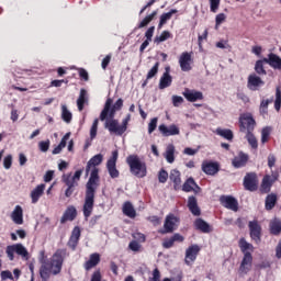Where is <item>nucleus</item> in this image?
I'll use <instances>...</instances> for the list:
<instances>
[{"mask_svg":"<svg viewBox=\"0 0 281 281\" xmlns=\"http://www.w3.org/2000/svg\"><path fill=\"white\" fill-rule=\"evenodd\" d=\"M68 256L67 248H58L49 259H47L45 250H41L38 254L41 280L49 281L52 276H60L63 272V265H65V260Z\"/></svg>","mask_w":281,"mask_h":281,"instance_id":"1","label":"nucleus"},{"mask_svg":"<svg viewBox=\"0 0 281 281\" xmlns=\"http://www.w3.org/2000/svg\"><path fill=\"white\" fill-rule=\"evenodd\" d=\"M115 113H117V110L113 108V99L108 98L104 108L100 113V120L101 122H104V120L109 117L104 123V128H108L109 133H111L112 135H117L119 137H122L125 131H128L131 114H127L125 119H123L122 124L120 125V121L115 119Z\"/></svg>","mask_w":281,"mask_h":281,"instance_id":"2","label":"nucleus"},{"mask_svg":"<svg viewBox=\"0 0 281 281\" xmlns=\"http://www.w3.org/2000/svg\"><path fill=\"white\" fill-rule=\"evenodd\" d=\"M100 187V170L93 168L88 182L86 183V196L83 202V216L89 218L93 214V206L95 205V190Z\"/></svg>","mask_w":281,"mask_h":281,"instance_id":"3","label":"nucleus"},{"mask_svg":"<svg viewBox=\"0 0 281 281\" xmlns=\"http://www.w3.org/2000/svg\"><path fill=\"white\" fill-rule=\"evenodd\" d=\"M238 247L244 254L243 260L239 266V273L247 276L251 271V265H254V245L248 243L245 237H241L238 241Z\"/></svg>","mask_w":281,"mask_h":281,"instance_id":"4","label":"nucleus"},{"mask_svg":"<svg viewBox=\"0 0 281 281\" xmlns=\"http://www.w3.org/2000/svg\"><path fill=\"white\" fill-rule=\"evenodd\" d=\"M126 164L130 167V172L134 177H137V179H144V177L148 175V167L146 166V162L139 159V156L137 155L127 156Z\"/></svg>","mask_w":281,"mask_h":281,"instance_id":"5","label":"nucleus"},{"mask_svg":"<svg viewBox=\"0 0 281 281\" xmlns=\"http://www.w3.org/2000/svg\"><path fill=\"white\" fill-rule=\"evenodd\" d=\"M256 131V119L250 112L241 113L239 115V132L240 133H254Z\"/></svg>","mask_w":281,"mask_h":281,"instance_id":"6","label":"nucleus"},{"mask_svg":"<svg viewBox=\"0 0 281 281\" xmlns=\"http://www.w3.org/2000/svg\"><path fill=\"white\" fill-rule=\"evenodd\" d=\"M5 254L9 258V260H14V254H18V256H21L22 258H30V252L27 251V248L23 246V244H15L7 246Z\"/></svg>","mask_w":281,"mask_h":281,"instance_id":"7","label":"nucleus"},{"mask_svg":"<svg viewBox=\"0 0 281 281\" xmlns=\"http://www.w3.org/2000/svg\"><path fill=\"white\" fill-rule=\"evenodd\" d=\"M249 236L256 245L262 243V226L258 223V220L250 221L248 223Z\"/></svg>","mask_w":281,"mask_h":281,"instance_id":"8","label":"nucleus"},{"mask_svg":"<svg viewBox=\"0 0 281 281\" xmlns=\"http://www.w3.org/2000/svg\"><path fill=\"white\" fill-rule=\"evenodd\" d=\"M120 154L117 150L112 151V156L106 161V170L111 179H117L120 177V170H117V157Z\"/></svg>","mask_w":281,"mask_h":281,"instance_id":"9","label":"nucleus"},{"mask_svg":"<svg viewBox=\"0 0 281 281\" xmlns=\"http://www.w3.org/2000/svg\"><path fill=\"white\" fill-rule=\"evenodd\" d=\"M243 186L248 192H256L258 190V175L256 172L246 173Z\"/></svg>","mask_w":281,"mask_h":281,"instance_id":"10","label":"nucleus"},{"mask_svg":"<svg viewBox=\"0 0 281 281\" xmlns=\"http://www.w3.org/2000/svg\"><path fill=\"white\" fill-rule=\"evenodd\" d=\"M201 168L204 175H207L209 177H214L221 171V164H218V161L204 160Z\"/></svg>","mask_w":281,"mask_h":281,"instance_id":"11","label":"nucleus"},{"mask_svg":"<svg viewBox=\"0 0 281 281\" xmlns=\"http://www.w3.org/2000/svg\"><path fill=\"white\" fill-rule=\"evenodd\" d=\"M179 223V217L175 214H168L165 218L164 231H160V234H172Z\"/></svg>","mask_w":281,"mask_h":281,"instance_id":"12","label":"nucleus"},{"mask_svg":"<svg viewBox=\"0 0 281 281\" xmlns=\"http://www.w3.org/2000/svg\"><path fill=\"white\" fill-rule=\"evenodd\" d=\"M260 87H265V81L260 78V75L252 72L248 76L247 88L250 91H258Z\"/></svg>","mask_w":281,"mask_h":281,"instance_id":"13","label":"nucleus"},{"mask_svg":"<svg viewBox=\"0 0 281 281\" xmlns=\"http://www.w3.org/2000/svg\"><path fill=\"white\" fill-rule=\"evenodd\" d=\"M220 202L226 210H232V212L238 211V200L232 195H221Z\"/></svg>","mask_w":281,"mask_h":281,"instance_id":"14","label":"nucleus"},{"mask_svg":"<svg viewBox=\"0 0 281 281\" xmlns=\"http://www.w3.org/2000/svg\"><path fill=\"white\" fill-rule=\"evenodd\" d=\"M278 181V175H266L261 181L260 192L261 194H269L271 192V186Z\"/></svg>","mask_w":281,"mask_h":281,"instance_id":"15","label":"nucleus"},{"mask_svg":"<svg viewBox=\"0 0 281 281\" xmlns=\"http://www.w3.org/2000/svg\"><path fill=\"white\" fill-rule=\"evenodd\" d=\"M82 235V231L79 228V226H75L71 235L68 239L67 246L72 251H76V248L78 247V243H80V236Z\"/></svg>","mask_w":281,"mask_h":281,"instance_id":"16","label":"nucleus"},{"mask_svg":"<svg viewBox=\"0 0 281 281\" xmlns=\"http://www.w3.org/2000/svg\"><path fill=\"white\" fill-rule=\"evenodd\" d=\"M201 251V247L199 245H191L186 250V258L184 262L186 265L190 266L194 260H196V256H199V252Z\"/></svg>","mask_w":281,"mask_h":281,"instance_id":"17","label":"nucleus"},{"mask_svg":"<svg viewBox=\"0 0 281 281\" xmlns=\"http://www.w3.org/2000/svg\"><path fill=\"white\" fill-rule=\"evenodd\" d=\"M192 54L184 52L180 55L179 65L181 71H191L192 70Z\"/></svg>","mask_w":281,"mask_h":281,"instance_id":"18","label":"nucleus"},{"mask_svg":"<svg viewBox=\"0 0 281 281\" xmlns=\"http://www.w3.org/2000/svg\"><path fill=\"white\" fill-rule=\"evenodd\" d=\"M159 133H161L162 137H170L175 135H179V127L175 124L166 126V124H161L158 126Z\"/></svg>","mask_w":281,"mask_h":281,"instance_id":"19","label":"nucleus"},{"mask_svg":"<svg viewBox=\"0 0 281 281\" xmlns=\"http://www.w3.org/2000/svg\"><path fill=\"white\" fill-rule=\"evenodd\" d=\"M78 216V210H76V206L69 205L66 211L64 212L60 223L61 225H65L67 221H76V217Z\"/></svg>","mask_w":281,"mask_h":281,"instance_id":"20","label":"nucleus"},{"mask_svg":"<svg viewBox=\"0 0 281 281\" xmlns=\"http://www.w3.org/2000/svg\"><path fill=\"white\" fill-rule=\"evenodd\" d=\"M182 95L188 100V102H199V100H203V92L188 88L184 89Z\"/></svg>","mask_w":281,"mask_h":281,"instance_id":"21","label":"nucleus"},{"mask_svg":"<svg viewBox=\"0 0 281 281\" xmlns=\"http://www.w3.org/2000/svg\"><path fill=\"white\" fill-rule=\"evenodd\" d=\"M266 65L272 67V69L281 70V57L276 55V53L268 54V57H263Z\"/></svg>","mask_w":281,"mask_h":281,"instance_id":"22","label":"nucleus"},{"mask_svg":"<svg viewBox=\"0 0 281 281\" xmlns=\"http://www.w3.org/2000/svg\"><path fill=\"white\" fill-rule=\"evenodd\" d=\"M172 85V76H170V67L165 68V72L160 77L159 89H168Z\"/></svg>","mask_w":281,"mask_h":281,"instance_id":"23","label":"nucleus"},{"mask_svg":"<svg viewBox=\"0 0 281 281\" xmlns=\"http://www.w3.org/2000/svg\"><path fill=\"white\" fill-rule=\"evenodd\" d=\"M247 161H249V155L240 151L238 156L233 159L232 164L234 168H245Z\"/></svg>","mask_w":281,"mask_h":281,"instance_id":"24","label":"nucleus"},{"mask_svg":"<svg viewBox=\"0 0 281 281\" xmlns=\"http://www.w3.org/2000/svg\"><path fill=\"white\" fill-rule=\"evenodd\" d=\"M187 206L193 216H201V209L199 207V202L195 196L191 195L188 198Z\"/></svg>","mask_w":281,"mask_h":281,"instance_id":"25","label":"nucleus"},{"mask_svg":"<svg viewBox=\"0 0 281 281\" xmlns=\"http://www.w3.org/2000/svg\"><path fill=\"white\" fill-rule=\"evenodd\" d=\"M104 161V156L102 154L94 155L86 166V172L89 175L91 172V168H95V166H100Z\"/></svg>","mask_w":281,"mask_h":281,"instance_id":"26","label":"nucleus"},{"mask_svg":"<svg viewBox=\"0 0 281 281\" xmlns=\"http://www.w3.org/2000/svg\"><path fill=\"white\" fill-rule=\"evenodd\" d=\"M170 181L173 183V189L181 190V171L177 169H172L169 175Z\"/></svg>","mask_w":281,"mask_h":281,"instance_id":"27","label":"nucleus"},{"mask_svg":"<svg viewBox=\"0 0 281 281\" xmlns=\"http://www.w3.org/2000/svg\"><path fill=\"white\" fill-rule=\"evenodd\" d=\"M98 265H100V254L94 252L90 255V258L85 262L83 268L86 271H91V269L98 267Z\"/></svg>","mask_w":281,"mask_h":281,"instance_id":"28","label":"nucleus"},{"mask_svg":"<svg viewBox=\"0 0 281 281\" xmlns=\"http://www.w3.org/2000/svg\"><path fill=\"white\" fill-rule=\"evenodd\" d=\"M11 218L15 225H23V207L21 205L14 207Z\"/></svg>","mask_w":281,"mask_h":281,"instance_id":"29","label":"nucleus"},{"mask_svg":"<svg viewBox=\"0 0 281 281\" xmlns=\"http://www.w3.org/2000/svg\"><path fill=\"white\" fill-rule=\"evenodd\" d=\"M194 227L195 229H199V232H202V234H210V232H212V226H210L203 218H196Z\"/></svg>","mask_w":281,"mask_h":281,"instance_id":"30","label":"nucleus"},{"mask_svg":"<svg viewBox=\"0 0 281 281\" xmlns=\"http://www.w3.org/2000/svg\"><path fill=\"white\" fill-rule=\"evenodd\" d=\"M45 194V184H38L34 191L31 192V200L33 204L38 203L41 196Z\"/></svg>","mask_w":281,"mask_h":281,"instance_id":"31","label":"nucleus"},{"mask_svg":"<svg viewBox=\"0 0 281 281\" xmlns=\"http://www.w3.org/2000/svg\"><path fill=\"white\" fill-rule=\"evenodd\" d=\"M177 12H179L177 9H171L169 12L162 13L159 18L158 30H162L164 25L172 19V14H177Z\"/></svg>","mask_w":281,"mask_h":281,"instance_id":"32","label":"nucleus"},{"mask_svg":"<svg viewBox=\"0 0 281 281\" xmlns=\"http://www.w3.org/2000/svg\"><path fill=\"white\" fill-rule=\"evenodd\" d=\"M277 203H278V194L270 193L266 196L265 209L269 212L273 210V207H276Z\"/></svg>","mask_w":281,"mask_h":281,"instance_id":"33","label":"nucleus"},{"mask_svg":"<svg viewBox=\"0 0 281 281\" xmlns=\"http://www.w3.org/2000/svg\"><path fill=\"white\" fill-rule=\"evenodd\" d=\"M70 137H71V132L66 133L63 136V138H61L60 143L58 144V146L53 149V155H60V153H63V148H65L67 146V140Z\"/></svg>","mask_w":281,"mask_h":281,"instance_id":"34","label":"nucleus"},{"mask_svg":"<svg viewBox=\"0 0 281 281\" xmlns=\"http://www.w3.org/2000/svg\"><path fill=\"white\" fill-rule=\"evenodd\" d=\"M270 227V234L272 236H280L281 234V221L280 218H274L269 224Z\"/></svg>","mask_w":281,"mask_h":281,"instance_id":"35","label":"nucleus"},{"mask_svg":"<svg viewBox=\"0 0 281 281\" xmlns=\"http://www.w3.org/2000/svg\"><path fill=\"white\" fill-rule=\"evenodd\" d=\"M123 214L128 216V218H135V216H137V212L135 211L133 203L127 201L123 204Z\"/></svg>","mask_w":281,"mask_h":281,"instance_id":"36","label":"nucleus"},{"mask_svg":"<svg viewBox=\"0 0 281 281\" xmlns=\"http://www.w3.org/2000/svg\"><path fill=\"white\" fill-rule=\"evenodd\" d=\"M159 74V61H157L151 69L147 72L146 80L142 83V87H146L148 85V81L151 80V78H155Z\"/></svg>","mask_w":281,"mask_h":281,"instance_id":"37","label":"nucleus"},{"mask_svg":"<svg viewBox=\"0 0 281 281\" xmlns=\"http://www.w3.org/2000/svg\"><path fill=\"white\" fill-rule=\"evenodd\" d=\"M194 188H196L198 190H201L199 184H196V181H194V178H188L182 186L183 192H193Z\"/></svg>","mask_w":281,"mask_h":281,"instance_id":"38","label":"nucleus"},{"mask_svg":"<svg viewBox=\"0 0 281 281\" xmlns=\"http://www.w3.org/2000/svg\"><path fill=\"white\" fill-rule=\"evenodd\" d=\"M158 11L155 10L150 14L146 15L138 24V30H142L143 27H146L150 24L151 21H155V16H157Z\"/></svg>","mask_w":281,"mask_h":281,"instance_id":"39","label":"nucleus"},{"mask_svg":"<svg viewBox=\"0 0 281 281\" xmlns=\"http://www.w3.org/2000/svg\"><path fill=\"white\" fill-rule=\"evenodd\" d=\"M87 102H88L87 90L81 89L79 93V98L77 99L78 111H83L85 104H87Z\"/></svg>","mask_w":281,"mask_h":281,"instance_id":"40","label":"nucleus"},{"mask_svg":"<svg viewBox=\"0 0 281 281\" xmlns=\"http://www.w3.org/2000/svg\"><path fill=\"white\" fill-rule=\"evenodd\" d=\"M265 58L258 59L255 64V71L257 76H267V69H265Z\"/></svg>","mask_w":281,"mask_h":281,"instance_id":"41","label":"nucleus"},{"mask_svg":"<svg viewBox=\"0 0 281 281\" xmlns=\"http://www.w3.org/2000/svg\"><path fill=\"white\" fill-rule=\"evenodd\" d=\"M168 38H172V33H170V31H162L160 35H157L154 38V43H156V45H159L160 43L168 41Z\"/></svg>","mask_w":281,"mask_h":281,"instance_id":"42","label":"nucleus"},{"mask_svg":"<svg viewBox=\"0 0 281 281\" xmlns=\"http://www.w3.org/2000/svg\"><path fill=\"white\" fill-rule=\"evenodd\" d=\"M165 159L168 161V164H175V145L167 146Z\"/></svg>","mask_w":281,"mask_h":281,"instance_id":"43","label":"nucleus"},{"mask_svg":"<svg viewBox=\"0 0 281 281\" xmlns=\"http://www.w3.org/2000/svg\"><path fill=\"white\" fill-rule=\"evenodd\" d=\"M245 135V138L247 139L249 146H251L254 150L258 149V139L256 138V135H254V132H248Z\"/></svg>","mask_w":281,"mask_h":281,"instance_id":"44","label":"nucleus"},{"mask_svg":"<svg viewBox=\"0 0 281 281\" xmlns=\"http://www.w3.org/2000/svg\"><path fill=\"white\" fill-rule=\"evenodd\" d=\"M216 133L217 135H220V137H224V139H227L228 142H232V139H234V132H232V130L217 128Z\"/></svg>","mask_w":281,"mask_h":281,"instance_id":"45","label":"nucleus"},{"mask_svg":"<svg viewBox=\"0 0 281 281\" xmlns=\"http://www.w3.org/2000/svg\"><path fill=\"white\" fill-rule=\"evenodd\" d=\"M74 115L70 113V111L67 109V105L61 106V119L66 124H70Z\"/></svg>","mask_w":281,"mask_h":281,"instance_id":"46","label":"nucleus"},{"mask_svg":"<svg viewBox=\"0 0 281 281\" xmlns=\"http://www.w3.org/2000/svg\"><path fill=\"white\" fill-rule=\"evenodd\" d=\"M63 182L65 183V186H67V188L76 187V182H75L74 178L71 177V173H65L63 176Z\"/></svg>","mask_w":281,"mask_h":281,"instance_id":"47","label":"nucleus"},{"mask_svg":"<svg viewBox=\"0 0 281 281\" xmlns=\"http://www.w3.org/2000/svg\"><path fill=\"white\" fill-rule=\"evenodd\" d=\"M271 135V127H263L261 131V143L267 144L269 142V137Z\"/></svg>","mask_w":281,"mask_h":281,"instance_id":"48","label":"nucleus"},{"mask_svg":"<svg viewBox=\"0 0 281 281\" xmlns=\"http://www.w3.org/2000/svg\"><path fill=\"white\" fill-rule=\"evenodd\" d=\"M100 123L99 119H94L92 126L90 128V137L91 139H95L97 135H98V124Z\"/></svg>","mask_w":281,"mask_h":281,"instance_id":"49","label":"nucleus"},{"mask_svg":"<svg viewBox=\"0 0 281 281\" xmlns=\"http://www.w3.org/2000/svg\"><path fill=\"white\" fill-rule=\"evenodd\" d=\"M274 109L276 111H280L281 109V90L280 88L276 89V100H274Z\"/></svg>","mask_w":281,"mask_h":281,"instance_id":"50","label":"nucleus"},{"mask_svg":"<svg viewBox=\"0 0 281 281\" xmlns=\"http://www.w3.org/2000/svg\"><path fill=\"white\" fill-rule=\"evenodd\" d=\"M158 181H159V183H166V181H168V171H166V169L159 170Z\"/></svg>","mask_w":281,"mask_h":281,"instance_id":"51","label":"nucleus"},{"mask_svg":"<svg viewBox=\"0 0 281 281\" xmlns=\"http://www.w3.org/2000/svg\"><path fill=\"white\" fill-rule=\"evenodd\" d=\"M128 249H131V251H142V245H139V241L137 240H132L128 244Z\"/></svg>","mask_w":281,"mask_h":281,"instance_id":"52","label":"nucleus"},{"mask_svg":"<svg viewBox=\"0 0 281 281\" xmlns=\"http://www.w3.org/2000/svg\"><path fill=\"white\" fill-rule=\"evenodd\" d=\"M221 7V0H210V10L211 12H218V8Z\"/></svg>","mask_w":281,"mask_h":281,"instance_id":"53","label":"nucleus"},{"mask_svg":"<svg viewBox=\"0 0 281 281\" xmlns=\"http://www.w3.org/2000/svg\"><path fill=\"white\" fill-rule=\"evenodd\" d=\"M227 15L225 13H220L215 18V27H218L221 24L225 23Z\"/></svg>","mask_w":281,"mask_h":281,"instance_id":"54","label":"nucleus"},{"mask_svg":"<svg viewBox=\"0 0 281 281\" xmlns=\"http://www.w3.org/2000/svg\"><path fill=\"white\" fill-rule=\"evenodd\" d=\"M49 139L47 140H42L38 143V148L42 153H47V150H49Z\"/></svg>","mask_w":281,"mask_h":281,"instance_id":"55","label":"nucleus"},{"mask_svg":"<svg viewBox=\"0 0 281 281\" xmlns=\"http://www.w3.org/2000/svg\"><path fill=\"white\" fill-rule=\"evenodd\" d=\"M157 122H158L157 117H154V119L150 120V122L148 124V133H149V135L151 133H155V130L157 128Z\"/></svg>","mask_w":281,"mask_h":281,"instance_id":"56","label":"nucleus"},{"mask_svg":"<svg viewBox=\"0 0 281 281\" xmlns=\"http://www.w3.org/2000/svg\"><path fill=\"white\" fill-rule=\"evenodd\" d=\"M133 238L137 241V243H146V235H144V233H134Z\"/></svg>","mask_w":281,"mask_h":281,"instance_id":"57","label":"nucleus"},{"mask_svg":"<svg viewBox=\"0 0 281 281\" xmlns=\"http://www.w3.org/2000/svg\"><path fill=\"white\" fill-rule=\"evenodd\" d=\"M161 280V272L159 271V268H155L153 271V277L149 278V281H160Z\"/></svg>","mask_w":281,"mask_h":281,"instance_id":"58","label":"nucleus"},{"mask_svg":"<svg viewBox=\"0 0 281 281\" xmlns=\"http://www.w3.org/2000/svg\"><path fill=\"white\" fill-rule=\"evenodd\" d=\"M3 166L5 170H10L12 168V155H8L7 157H4Z\"/></svg>","mask_w":281,"mask_h":281,"instance_id":"59","label":"nucleus"},{"mask_svg":"<svg viewBox=\"0 0 281 281\" xmlns=\"http://www.w3.org/2000/svg\"><path fill=\"white\" fill-rule=\"evenodd\" d=\"M162 247L164 249H171V247H175V240L172 239V237L165 239L162 241Z\"/></svg>","mask_w":281,"mask_h":281,"instance_id":"60","label":"nucleus"},{"mask_svg":"<svg viewBox=\"0 0 281 281\" xmlns=\"http://www.w3.org/2000/svg\"><path fill=\"white\" fill-rule=\"evenodd\" d=\"M1 280H14V277L10 270H4L1 272Z\"/></svg>","mask_w":281,"mask_h":281,"instance_id":"61","label":"nucleus"},{"mask_svg":"<svg viewBox=\"0 0 281 281\" xmlns=\"http://www.w3.org/2000/svg\"><path fill=\"white\" fill-rule=\"evenodd\" d=\"M155 34V26H150L149 29H147V31L145 32V37L147 41H153V36Z\"/></svg>","mask_w":281,"mask_h":281,"instance_id":"62","label":"nucleus"},{"mask_svg":"<svg viewBox=\"0 0 281 281\" xmlns=\"http://www.w3.org/2000/svg\"><path fill=\"white\" fill-rule=\"evenodd\" d=\"M172 104H173V106H181V104H183L182 97L173 95L172 97Z\"/></svg>","mask_w":281,"mask_h":281,"instance_id":"63","label":"nucleus"},{"mask_svg":"<svg viewBox=\"0 0 281 281\" xmlns=\"http://www.w3.org/2000/svg\"><path fill=\"white\" fill-rule=\"evenodd\" d=\"M111 58H112L111 55H106V56L102 59V63H101L102 69H106V67H109V65L111 64Z\"/></svg>","mask_w":281,"mask_h":281,"instance_id":"64","label":"nucleus"}]
</instances>
